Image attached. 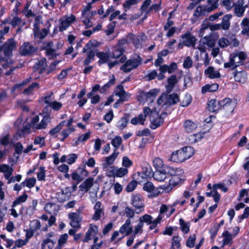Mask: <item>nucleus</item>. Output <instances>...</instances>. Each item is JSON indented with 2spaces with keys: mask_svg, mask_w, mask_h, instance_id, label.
Listing matches in <instances>:
<instances>
[{
  "mask_svg": "<svg viewBox=\"0 0 249 249\" xmlns=\"http://www.w3.org/2000/svg\"><path fill=\"white\" fill-rule=\"evenodd\" d=\"M216 8V2L212 4L211 6L199 5L197 6L193 14V16L195 18V20H196V18H198L200 16L205 15L206 12H210Z\"/></svg>",
  "mask_w": 249,
  "mask_h": 249,
  "instance_id": "6e6552de",
  "label": "nucleus"
},
{
  "mask_svg": "<svg viewBox=\"0 0 249 249\" xmlns=\"http://www.w3.org/2000/svg\"><path fill=\"white\" fill-rule=\"evenodd\" d=\"M11 64H13L12 61H10L9 63H6L2 65V68L4 69H8L5 72V75H10L13 73V72L17 69L21 68V67L18 66H10Z\"/></svg>",
  "mask_w": 249,
  "mask_h": 249,
  "instance_id": "4c0bfd02",
  "label": "nucleus"
},
{
  "mask_svg": "<svg viewBox=\"0 0 249 249\" xmlns=\"http://www.w3.org/2000/svg\"><path fill=\"white\" fill-rule=\"evenodd\" d=\"M181 150L183 153L186 160L191 158L195 153V150L192 146L184 147Z\"/></svg>",
  "mask_w": 249,
  "mask_h": 249,
  "instance_id": "a19ab883",
  "label": "nucleus"
},
{
  "mask_svg": "<svg viewBox=\"0 0 249 249\" xmlns=\"http://www.w3.org/2000/svg\"><path fill=\"white\" fill-rule=\"evenodd\" d=\"M76 20L75 17L73 15L65 16L59 19V31L63 32L67 29L71 24Z\"/></svg>",
  "mask_w": 249,
  "mask_h": 249,
  "instance_id": "1a4fd4ad",
  "label": "nucleus"
},
{
  "mask_svg": "<svg viewBox=\"0 0 249 249\" xmlns=\"http://www.w3.org/2000/svg\"><path fill=\"white\" fill-rule=\"evenodd\" d=\"M205 73L211 79L217 78L220 76L219 72L218 71H215L214 68L212 66L209 67L205 70Z\"/></svg>",
  "mask_w": 249,
  "mask_h": 249,
  "instance_id": "c9c22d12",
  "label": "nucleus"
},
{
  "mask_svg": "<svg viewBox=\"0 0 249 249\" xmlns=\"http://www.w3.org/2000/svg\"><path fill=\"white\" fill-rule=\"evenodd\" d=\"M229 46L231 47H236L239 44V41L236 38L235 35H229Z\"/></svg>",
  "mask_w": 249,
  "mask_h": 249,
  "instance_id": "5fc2aeb1",
  "label": "nucleus"
},
{
  "mask_svg": "<svg viewBox=\"0 0 249 249\" xmlns=\"http://www.w3.org/2000/svg\"><path fill=\"white\" fill-rule=\"evenodd\" d=\"M45 168L44 166H40L39 171L37 173V178L38 180H45Z\"/></svg>",
  "mask_w": 249,
  "mask_h": 249,
  "instance_id": "13d9d810",
  "label": "nucleus"
},
{
  "mask_svg": "<svg viewBox=\"0 0 249 249\" xmlns=\"http://www.w3.org/2000/svg\"><path fill=\"white\" fill-rule=\"evenodd\" d=\"M116 24V21H112L107 25V29L105 30V33L107 36H108L113 33Z\"/></svg>",
  "mask_w": 249,
  "mask_h": 249,
  "instance_id": "e2e57ef3",
  "label": "nucleus"
},
{
  "mask_svg": "<svg viewBox=\"0 0 249 249\" xmlns=\"http://www.w3.org/2000/svg\"><path fill=\"white\" fill-rule=\"evenodd\" d=\"M220 109H224L228 112H232L235 107V103L234 100L230 98H226L219 101Z\"/></svg>",
  "mask_w": 249,
  "mask_h": 249,
  "instance_id": "f8f14e48",
  "label": "nucleus"
},
{
  "mask_svg": "<svg viewBox=\"0 0 249 249\" xmlns=\"http://www.w3.org/2000/svg\"><path fill=\"white\" fill-rule=\"evenodd\" d=\"M179 222L181 231L184 234L188 233L190 231V222H186L182 218H180L179 219Z\"/></svg>",
  "mask_w": 249,
  "mask_h": 249,
  "instance_id": "37998d69",
  "label": "nucleus"
},
{
  "mask_svg": "<svg viewBox=\"0 0 249 249\" xmlns=\"http://www.w3.org/2000/svg\"><path fill=\"white\" fill-rule=\"evenodd\" d=\"M28 196L26 194L25 192H24L23 194L19 196L16 200L13 202L12 207H15L17 205H19L22 203L25 202L28 198Z\"/></svg>",
  "mask_w": 249,
  "mask_h": 249,
  "instance_id": "49530a36",
  "label": "nucleus"
},
{
  "mask_svg": "<svg viewBox=\"0 0 249 249\" xmlns=\"http://www.w3.org/2000/svg\"><path fill=\"white\" fill-rule=\"evenodd\" d=\"M179 102V98L177 93L168 94L163 93L159 97L157 103L159 105L167 107L174 106Z\"/></svg>",
  "mask_w": 249,
  "mask_h": 249,
  "instance_id": "20e7f679",
  "label": "nucleus"
},
{
  "mask_svg": "<svg viewBox=\"0 0 249 249\" xmlns=\"http://www.w3.org/2000/svg\"><path fill=\"white\" fill-rule=\"evenodd\" d=\"M177 78L176 75H172L167 79V85L166 86V91L170 93L174 88L175 84L177 83Z\"/></svg>",
  "mask_w": 249,
  "mask_h": 249,
  "instance_id": "473e14b6",
  "label": "nucleus"
},
{
  "mask_svg": "<svg viewBox=\"0 0 249 249\" xmlns=\"http://www.w3.org/2000/svg\"><path fill=\"white\" fill-rule=\"evenodd\" d=\"M111 52L109 51L111 58H118L121 56L125 51L124 47L119 46H115L112 48Z\"/></svg>",
  "mask_w": 249,
  "mask_h": 249,
  "instance_id": "bb28decb",
  "label": "nucleus"
},
{
  "mask_svg": "<svg viewBox=\"0 0 249 249\" xmlns=\"http://www.w3.org/2000/svg\"><path fill=\"white\" fill-rule=\"evenodd\" d=\"M75 171L80 176L83 177L84 178H85L89 175L88 171L86 169V167L83 164L82 167L77 168L75 170Z\"/></svg>",
  "mask_w": 249,
  "mask_h": 249,
  "instance_id": "0e129e2a",
  "label": "nucleus"
},
{
  "mask_svg": "<svg viewBox=\"0 0 249 249\" xmlns=\"http://www.w3.org/2000/svg\"><path fill=\"white\" fill-rule=\"evenodd\" d=\"M142 63V59L139 54H133L129 59L126 60L124 64L120 67V70L125 73H128L132 70L136 69Z\"/></svg>",
  "mask_w": 249,
  "mask_h": 249,
  "instance_id": "f03ea898",
  "label": "nucleus"
},
{
  "mask_svg": "<svg viewBox=\"0 0 249 249\" xmlns=\"http://www.w3.org/2000/svg\"><path fill=\"white\" fill-rule=\"evenodd\" d=\"M247 56V54L244 52L236 50L230 55L229 61L224 63V67L225 68L235 69L243 64Z\"/></svg>",
  "mask_w": 249,
  "mask_h": 249,
  "instance_id": "f257e3e1",
  "label": "nucleus"
},
{
  "mask_svg": "<svg viewBox=\"0 0 249 249\" xmlns=\"http://www.w3.org/2000/svg\"><path fill=\"white\" fill-rule=\"evenodd\" d=\"M115 83V78L114 75H112L111 78L109 81L105 84L100 89L101 93H104L106 90L109 89L111 86H113Z\"/></svg>",
  "mask_w": 249,
  "mask_h": 249,
  "instance_id": "79ce46f5",
  "label": "nucleus"
},
{
  "mask_svg": "<svg viewBox=\"0 0 249 249\" xmlns=\"http://www.w3.org/2000/svg\"><path fill=\"white\" fill-rule=\"evenodd\" d=\"M215 43V40L212 36H206L201 38L200 40V46L199 49L201 51H204L205 50L204 48H205L206 46L208 47L212 48L214 47Z\"/></svg>",
  "mask_w": 249,
  "mask_h": 249,
  "instance_id": "ddd939ff",
  "label": "nucleus"
},
{
  "mask_svg": "<svg viewBox=\"0 0 249 249\" xmlns=\"http://www.w3.org/2000/svg\"><path fill=\"white\" fill-rule=\"evenodd\" d=\"M192 101V97L190 94H186L182 101L180 103V106L183 107H187Z\"/></svg>",
  "mask_w": 249,
  "mask_h": 249,
  "instance_id": "603ef678",
  "label": "nucleus"
},
{
  "mask_svg": "<svg viewBox=\"0 0 249 249\" xmlns=\"http://www.w3.org/2000/svg\"><path fill=\"white\" fill-rule=\"evenodd\" d=\"M38 48L29 42H26L19 48V53L24 56H30L35 54Z\"/></svg>",
  "mask_w": 249,
  "mask_h": 249,
  "instance_id": "423d86ee",
  "label": "nucleus"
},
{
  "mask_svg": "<svg viewBox=\"0 0 249 249\" xmlns=\"http://www.w3.org/2000/svg\"><path fill=\"white\" fill-rule=\"evenodd\" d=\"M218 87L219 86L217 84H207L202 87L201 92L203 94H205L207 92H214L218 89Z\"/></svg>",
  "mask_w": 249,
  "mask_h": 249,
  "instance_id": "ea45409f",
  "label": "nucleus"
},
{
  "mask_svg": "<svg viewBox=\"0 0 249 249\" xmlns=\"http://www.w3.org/2000/svg\"><path fill=\"white\" fill-rule=\"evenodd\" d=\"M128 120L126 117H123L117 123V126L121 130L124 129L127 124Z\"/></svg>",
  "mask_w": 249,
  "mask_h": 249,
  "instance_id": "774afa93",
  "label": "nucleus"
},
{
  "mask_svg": "<svg viewBox=\"0 0 249 249\" xmlns=\"http://www.w3.org/2000/svg\"><path fill=\"white\" fill-rule=\"evenodd\" d=\"M149 111L150 108L149 107H144L143 108V114H140L138 116L132 118L131 120V123L134 125H136L138 124H144V122L147 115H149Z\"/></svg>",
  "mask_w": 249,
  "mask_h": 249,
  "instance_id": "2eb2a0df",
  "label": "nucleus"
},
{
  "mask_svg": "<svg viewBox=\"0 0 249 249\" xmlns=\"http://www.w3.org/2000/svg\"><path fill=\"white\" fill-rule=\"evenodd\" d=\"M4 55L7 58H10L13 56V52L17 48V42L13 38L8 39L3 44Z\"/></svg>",
  "mask_w": 249,
  "mask_h": 249,
  "instance_id": "0eeeda50",
  "label": "nucleus"
},
{
  "mask_svg": "<svg viewBox=\"0 0 249 249\" xmlns=\"http://www.w3.org/2000/svg\"><path fill=\"white\" fill-rule=\"evenodd\" d=\"M119 152L114 151L111 155L106 157L104 162L102 163L103 168L107 169L110 165L113 164Z\"/></svg>",
  "mask_w": 249,
  "mask_h": 249,
  "instance_id": "b1692460",
  "label": "nucleus"
},
{
  "mask_svg": "<svg viewBox=\"0 0 249 249\" xmlns=\"http://www.w3.org/2000/svg\"><path fill=\"white\" fill-rule=\"evenodd\" d=\"M98 231V227L93 224H90L88 231L86 232L85 237L82 239V242L84 243L88 242L89 240L92 239V237L95 235Z\"/></svg>",
  "mask_w": 249,
  "mask_h": 249,
  "instance_id": "4468645a",
  "label": "nucleus"
},
{
  "mask_svg": "<svg viewBox=\"0 0 249 249\" xmlns=\"http://www.w3.org/2000/svg\"><path fill=\"white\" fill-rule=\"evenodd\" d=\"M90 134V132H89L79 136L77 140L75 142V145H77L80 143V142L86 141L89 138Z\"/></svg>",
  "mask_w": 249,
  "mask_h": 249,
  "instance_id": "bf43d9fd",
  "label": "nucleus"
},
{
  "mask_svg": "<svg viewBox=\"0 0 249 249\" xmlns=\"http://www.w3.org/2000/svg\"><path fill=\"white\" fill-rule=\"evenodd\" d=\"M161 8V2L159 3H154L150 6L146 12V15L149 14L151 11H154L155 12L159 11Z\"/></svg>",
  "mask_w": 249,
  "mask_h": 249,
  "instance_id": "4d7b16f0",
  "label": "nucleus"
},
{
  "mask_svg": "<svg viewBox=\"0 0 249 249\" xmlns=\"http://www.w3.org/2000/svg\"><path fill=\"white\" fill-rule=\"evenodd\" d=\"M42 119L39 123V117L36 115L33 117L31 120L32 127L37 130L45 129L47 128L48 124L51 122L52 118L50 114L47 113L40 114Z\"/></svg>",
  "mask_w": 249,
  "mask_h": 249,
  "instance_id": "7ed1b4c3",
  "label": "nucleus"
},
{
  "mask_svg": "<svg viewBox=\"0 0 249 249\" xmlns=\"http://www.w3.org/2000/svg\"><path fill=\"white\" fill-rule=\"evenodd\" d=\"M139 220L143 224V223H146L147 225H150V223L153 220V217L149 214H145L142 216L140 217Z\"/></svg>",
  "mask_w": 249,
  "mask_h": 249,
  "instance_id": "680f3d73",
  "label": "nucleus"
},
{
  "mask_svg": "<svg viewBox=\"0 0 249 249\" xmlns=\"http://www.w3.org/2000/svg\"><path fill=\"white\" fill-rule=\"evenodd\" d=\"M153 163L156 170H163L166 165L164 164L162 160L160 158H155L153 161Z\"/></svg>",
  "mask_w": 249,
  "mask_h": 249,
  "instance_id": "09e8293b",
  "label": "nucleus"
},
{
  "mask_svg": "<svg viewBox=\"0 0 249 249\" xmlns=\"http://www.w3.org/2000/svg\"><path fill=\"white\" fill-rule=\"evenodd\" d=\"M244 4L243 0H238L236 3H233L234 13L238 17H241L244 15L246 8L243 6Z\"/></svg>",
  "mask_w": 249,
  "mask_h": 249,
  "instance_id": "6ab92c4d",
  "label": "nucleus"
},
{
  "mask_svg": "<svg viewBox=\"0 0 249 249\" xmlns=\"http://www.w3.org/2000/svg\"><path fill=\"white\" fill-rule=\"evenodd\" d=\"M131 39L132 40V43L136 48H138L141 46L142 41L141 36L133 35L131 37Z\"/></svg>",
  "mask_w": 249,
  "mask_h": 249,
  "instance_id": "052dcab7",
  "label": "nucleus"
},
{
  "mask_svg": "<svg viewBox=\"0 0 249 249\" xmlns=\"http://www.w3.org/2000/svg\"><path fill=\"white\" fill-rule=\"evenodd\" d=\"M170 160L176 162H182L186 160V159L183 153L180 150L173 152L170 156Z\"/></svg>",
  "mask_w": 249,
  "mask_h": 249,
  "instance_id": "5701e85b",
  "label": "nucleus"
},
{
  "mask_svg": "<svg viewBox=\"0 0 249 249\" xmlns=\"http://www.w3.org/2000/svg\"><path fill=\"white\" fill-rule=\"evenodd\" d=\"M48 34V30L46 28H43L41 31H36L34 33L35 37L38 38L40 39H43Z\"/></svg>",
  "mask_w": 249,
  "mask_h": 249,
  "instance_id": "864d4df0",
  "label": "nucleus"
},
{
  "mask_svg": "<svg viewBox=\"0 0 249 249\" xmlns=\"http://www.w3.org/2000/svg\"><path fill=\"white\" fill-rule=\"evenodd\" d=\"M231 15H227L223 17L221 25V28L224 30H228L230 26V19L231 18Z\"/></svg>",
  "mask_w": 249,
  "mask_h": 249,
  "instance_id": "a18cd8bd",
  "label": "nucleus"
},
{
  "mask_svg": "<svg viewBox=\"0 0 249 249\" xmlns=\"http://www.w3.org/2000/svg\"><path fill=\"white\" fill-rule=\"evenodd\" d=\"M130 224L131 220L127 219L125 223L120 227L119 232L121 233H125L126 236L130 235L133 231V228L130 226Z\"/></svg>",
  "mask_w": 249,
  "mask_h": 249,
  "instance_id": "393cba45",
  "label": "nucleus"
},
{
  "mask_svg": "<svg viewBox=\"0 0 249 249\" xmlns=\"http://www.w3.org/2000/svg\"><path fill=\"white\" fill-rule=\"evenodd\" d=\"M32 78L31 77L27 78L24 80L21 83L15 84L11 89V92L12 93L14 92L15 91H20L23 87L26 86L29 84L32 80Z\"/></svg>",
  "mask_w": 249,
  "mask_h": 249,
  "instance_id": "72a5a7b5",
  "label": "nucleus"
},
{
  "mask_svg": "<svg viewBox=\"0 0 249 249\" xmlns=\"http://www.w3.org/2000/svg\"><path fill=\"white\" fill-rule=\"evenodd\" d=\"M39 88V84L37 82H34L32 83L28 88H25L23 91L22 93L25 95H29L33 92L35 89H38Z\"/></svg>",
  "mask_w": 249,
  "mask_h": 249,
  "instance_id": "c03bdc74",
  "label": "nucleus"
},
{
  "mask_svg": "<svg viewBox=\"0 0 249 249\" xmlns=\"http://www.w3.org/2000/svg\"><path fill=\"white\" fill-rule=\"evenodd\" d=\"M74 130L73 127H69L63 130L61 132V135L63 136V138L60 139L61 141H64L68 136Z\"/></svg>",
  "mask_w": 249,
  "mask_h": 249,
  "instance_id": "338daca9",
  "label": "nucleus"
},
{
  "mask_svg": "<svg viewBox=\"0 0 249 249\" xmlns=\"http://www.w3.org/2000/svg\"><path fill=\"white\" fill-rule=\"evenodd\" d=\"M181 37L184 39L183 44L185 46L187 47H195L196 39L194 36L192 35L191 33L187 32L182 35Z\"/></svg>",
  "mask_w": 249,
  "mask_h": 249,
  "instance_id": "dca6fc26",
  "label": "nucleus"
},
{
  "mask_svg": "<svg viewBox=\"0 0 249 249\" xmlns=\"http://www.w3.org/2000/svg\"><path fill=\"white\" fill-rule=\"evenodd\" d=\"M68 218L70 219V224L74 229H80L82 217L80 212L71 213L68 215Z\"/></svg>",
  "mask_w": 249,
  "mask_h": 249,
  "instance_id": "9d476101",
  "label": "nucleus"
},
{
  "mask_svg": "<svg viewBox=\"0 0 249 249\" xmlns=\"http://www.w3.org/2000/svg\"><path fill=\"white\" fill-rule=\"evenodd\" d=\"M167 175L171 176H181L184 173L183 170L181 168H177L166 165L163 169Z\"/></svg>",
  "mask_w": 249,
  "mask_h": 249,
  "instance_id": "f3484780",
  "label": "nucleus"
},
{
  "mask_svg": "<svg viewBox=\"0 0 249 249\" xmlns=\"http://www.w3.org/2000/svg\"><path fill=\"white\" fill-rule=\"evenodd\" d=\"M183 126L187 133L193 132L197 128L196 124L190 120H186L184 123Z\"/></svg>",
  "mask_w": 249,
  "mask_h": 249,
  "instance_id": "2f4dec72",
  "label": "nucleus"
},
{
  "mask_svg": "<svg viewBox=\"0 0 249 249\" xmlns=\"http://www.w3.org/2000/svg\"><path fill=\"white\" fill-rule=\"evenodd\" d=\"M29 227V228L36 231L40 229V222L38 220H33L30 222Z\"/></svg>",
  "mask_w": 249,
  "mask_h": 249,
  "instance_id": "6e6d98bb",
  "label": "nucleus"
},
{
  "mask_svg": "<svg viewBox=\"0 0 249 249\" xmlns=\"http://www.w3.org/2000/svg\"><path fill=\"white\" fill-rule=\"evenodd\" d=\"M180 176H174L169 180V186L167 187V189H170V190H171L173 187L182 183L183 179Z\"/></svg>",
  "mask_w": 249,
  "mask_h": 249,
  "instance_id": "7c9ffc66",
  "label": "nucleus"
},
{
  "mask_svg": "<svg viewBox=\"0 0 249 249\" xmlns=\"http://www.w3.org/2000/svg\"><path fill=\"white\" fill-rule=\"evenodd\" d=\"M66 123L65 121H63L60 122L58 125H57L55 127L51 129L49 131V134L51 136H53L56 133H58L61 129L62 128L63 126L65 125Z\"/></svg>",
  "mask_w": 249,
  "mask_h": 249,
  "instance_id": "3c124183",
  "label": "nucleus"
},
{
  "mask_svg": "<svg viewBox=\"0 0 249 249\" xmlns=\"http://www.w3.org/2000/svg\"><path fill=\"white\" fill-rule=\"evenodd\" d=\"M131 204L135 208L136 213H139L143 210L144 204L142 197L140 194L134 195L131 198Z\"/></svg>",
  "mask_w": 249,
  "mask_h": 249,
  "instance_id": "9b49d317",
  "label": "nucleus"
},
{
  "mask_svg": "<svg viewBox=\"0 0 249 249\" xmlns=\"http://www.w3.org/2000/svg\"><path fill=\"white\" fill-rule=\"evenodd\" d=\"M220 108L219 101L217 102L215 100L212 99L208 102V109L210 112H214L220 110Z\"/></svg>",
  "mask_w": 249,
  "mask_h": 249,
  "instance_id": "e433bc0d",
  "label": "nucleus"
},
{
  "mask_svg": "<svg viewBox=\"0 0 249 249\" xmlns=\"http://www.w3.org/2000/svg\"><path fill=\"white\" fill-rule=\"evenodd\" d=\"M94 185V179L93 178H88L83 182L79 186L81 192H87Z\"/></svg>",
  "mask_w": 249,
  "mask_h": 249,
  "instance_id": "4be33fe9",
  "label": "nucleus"
},
{
  "mask_svg": "<svg viewBox=\"0 0 249 249\" xmlns=\"http://www.w3.org/2000/svg\"><path fill=\"white\" fill-rule=\"evenodd\" d=\"M46 66V59L42 58L34 64L33 69L34 71H38L40 74H41L44 72Z\"/></svg>",
  "mask_w": 249,
  "mask_h": 249,
  "instance_id": "a878e982",
  "label": "nucleus"
},
{
  "mask_svg": "<svg viewBox=\"0 0 249 249\" xmlns=\"http://www.w3.org/2000/svg\"><path fill=\"white\" fill-rule=\"evenodd\" d=\"M44 210L50 214H56L58 212L59 208L58 205L55 203H48L45 205Z\"/></svg>",
  "mask_w": 249,
  "mask_h": 249,
  "instance_id": "c756f323",
  "label": "nucleus"
},
{
  "mask_svg": "<svg viewBox=\"0 0 249 249\" xmlns=\"http://www.w3.org/2000/svg\"><path fill=\"white\" fill-rule=\"evenodd\" d=\"M153 177L156 180L161 182L165 179L166 175L162 169L156 170L153 174Z\"/></svg>",
  "mask_w": 249,
  "mask_h": 249,
  "instance_id": "f704fd0d",
  "label": "nucleus"
},
{
  "mask_svg": "<svg viewBox=\"0 0 249 249\" xmlns=\"http://www.w3.org/2000/svg\"><path fill=\"white\" fill-rule=\"evenodd\" d=\"M122 143V139L119 136H116L114 138L111 142V143L114 147V151H117L118 149L119 148Z\"/></svg>",
  "mask_w": 249,
  "mask_h": 249,
  "instance_id": "de8ad7c7",
  "label": "nucleus"
},
{
  "mask_svg": "<svg viewBox=\"0 0 249 249\" xmlns=\"http://www.w3.org/2000/svg\"><path fill=\"white\" fill-rule=\"evenodd\" d=\"M160 90L158 89H152L148 92L142 91L141 93V96L146 101H153L157 96Z\"/></svg>",
  "mask_w": 249,
  "mask_h": 249,
  "instance_id": "aec40b11",
  "label": "nucleus"
},
{
  "mask_svg": "<svg viewBox=\"0 0 249 249\" xmlns=\"http://www.w3.org/2000/svg\"><path fill=\"white\" fill-rule=\"evenodd\" d=\"M94 214L92 217V219L94 221L99 220L102 215H104L103 207L102 206L101 203L98 201L94 206Z\"/></svg>",
  "mask_w": 249,
  "mask_h": 249,
  "instance_id": "a211bd4d",
  "label": "nucleus"
},
{
  "mask_svg": "<svg viewBox=\"0 0 249 249\" xmlns=\"http://www.w3.org/2000/svg\"><path fill=\"white\" fill-rule=\"evenodd\" d=\"M96 55L99 58V60L98 61V63L99 65L107 62L109 59L111 58L109 52L107 53L99 52L96 53Z\"/></svg>",
  "mask_w": 249,
  "mask_h": 249,
  "instance_id": "c85d7f7f",
  "label": "nucleus"
},
{
  "mask_svg": "<svg viewBox=\"0 0 249 249\" xmlns=\"http://www.w3.org/2000/svg\"><path fill=\"white\" fill-rule=\"evenodd\" d=\"M241 26L242 28L241 34L243 35L249 36V19L244 18L243 19Z\"/></svg>",
  "mask_w": 249,
  "mask_h": 249,
  "instance_id": "58836bf2",
  "label": "nucleus"
},
{
  "mask_svg": "<svg viewBox=\"0 0 249 249\" xmlns=\"http://www.w3.org/2000/svg\"><path fill=\"white\" fill-rule=\"evenodd\" d=\"M153 173L151 166L147 162L143 163L142 165V178H146L153 176Z\"/></svg>",
  "mask_w": 249,
  "mask_h": 249,
  "instance_id": "cd10ccee",
  "label": "nucleus"
},
{
  "mask_svg": "<svg viewBox=\"0 0 249 249\" xmlns=\"http://www.w3.org/2000/svg\"><path fill=\"white\" fill-rule=\"evenodd\" d=\"M167 116V113L165 112H162L160 115L156 110H151L150 108L149 112V120L151 123L150 127L153 129H155L160 126L164 122V118Z\"/></svg>",
  "mask_w": 249,
  "mask_h": 249,
  "instance_id": "39448f33",
  "label": "nucleus"
},
{
  "mask_svg": "<svg viewBox=\"0 0 249 249\" xmlns=\"http://www.w3.org/2000/svg\"><path fill=\"white\" fill-rule=\"evenodd\" d=\"M219 46L222 48H226L229 46V36L227 37H221L218 41Z\"/></svg>",
  "mask_w": 249,
  "mask_h": 249,
  "instance_id": "69168bd1",
  "label": "nucleus"
},
{
  "mask_svg": "<svg viewBox=\"0 0 249 249\" xmlns=\"http://www.w3.org/2000/svg\"><path fill=\"white\" fill-rule=\"evenodd\" d=\"M234 80L236 82L244 83L247 80V73L245 71H235L233 72Z\"/></svg>",
  "mask_w": 249,
  "mask_h": 249,
  "instance_id": "412c9836",
  "label": "nucleus"
},
{
  "mask_svg": "<svg viewBox=\"0 0 249 249\" xmlns=\"http://www.w3.org/2000/svg\"><path fill=\"white\" fill-rule=\"evenodd\" d=\"M222 236L224 237L223 240V245H228L231 242L233 239V235L231 233L229 232L228 231H225L222 233Z\"/></svg>",
  "mask_w": 249,
  "mask_h": 249,
  "instance_id": "8fccbe9b",
  "label": "nucleus"
}]
</instances>
